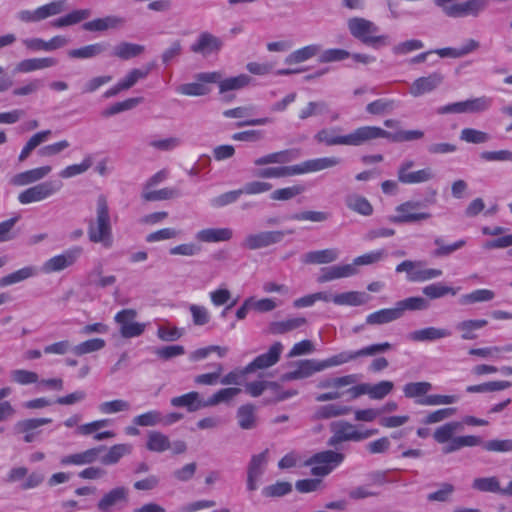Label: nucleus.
Returning <instances> with one entry per match:
<instances>
[{"instance_id": "f257e3e1", "label": "nucleus", "mask_w": 512, "mask_h": 512, "mask_svg": "<svg viewBox=\"0 0 512 512\" xmlns=\"http://www.w3.org/2000/svg\"><path fill=\"white\" fill-rule=\"evenodd\" d=\"M422 137L421 130H355L346 135L340 134L339 130H319L315 135V139L326 146H358L376 138H386L390 142L402 143Z\"/></svg>"}, {"instance_id": "1a4fd4ad", "label": "nucleus", "mask_w": 512, "mask_h": 512, "mask_svg": "<svg viewBox=\"0 0 512 512\" xmlns=\"http://www.w3.org/2000/svg\"><path fill=\"white\" fill-rule=\"evenodd\" d=\"M129 503V488L126 486H115L103 493L98 500L96 507L100 512H112L120 510Z\"/></svg>"}, {"instance_id": "a211bd4d", "label": "nucleus", "mask_w": 512, "mask_h": 512, "mask_svg": "<svg viewBox=\"0 0 512 512\" xmlns=\"http://www.w3.org/2000/svg\"><path fill=\"white\" fill-rule=\"evenodd\" d=\"M283 351V345L280 342L273 343L266 353L257 356L252 362L242 369V373H253L257 370H263L275 365Z\"/></svg>"}, {"instance_id": "6ab92c4d", "label": "nucleus", "mask_w": 512, "mask_h": 512, "mask_svg": "<svg viewBox=\"0 0 512 512\" xmlns=\"http://www.w3.org/2000/svg\"><path fill=\"white\" fill-rule=\"evenodd\" d=\"M82 254V248L77 246L64 251L62 254L56 255L48 259L42 266L44 273H53L62 271L72 266Z\"/></svg>"}, {"instance_id": "c03bdc74", "label": "nucleus", "mask_w": 512, "mask_h": 512, "mask_svg": "<svg viewBox=\"0 0 512 512\" xmlns=\"http://www.w3.org/2000/svg\"><path fill=\"white\" fill-rule=\"evenodd\" d=\"M132 446L126 443L115 444L108 448L106 454L100 459L104 465H115L124 456L131 454Z\"/></svg>"}, {"instance_id": "052dcab7", "label": "nucleus", "mask_w": 512, "mask_h": 512, "mask_svg": "<svg viewBox=\"0 0 512 512\" xmlns=\"http://www.w3.org/2000/svg\"><path fill=\"white\" fill-rule=\"evenodd\" d=\"M143 51L142 45L122 42L114 48L113 55L122 60H128L140 55Z\"/></svg>"}, {"instance_id": "4d7b16f0", "label": "nucleus", "mask_w": 512, "mask_h": 512, "mask_svg": "<svg viewBox=\"0 0 512 512\" xmlns=\"http://www.w3.org/2000/svg\"><path fill=\"white\" fill-rule=\"evenodd\" d=\"M106 49L105 43H94L68 51V56L73 59H88L101 54Z\"/></svg>"}, {"instance_id": "cd10ccee", "label": "nucleus", "mask_w": 512, "mask_h": 512, "mask_svg": "<svg viewBox=\"0 0 512 512\" xmlns=\"http://www.w3.org/2000/svg\"><path fill=\"white\" fill-rule=\"evenodd\" d=\"M195 238L203 243L227 242L233 238V230L228 227L206 228L198 231Z\"/></svg>"}, {"instance_id": "58836bf2", "label": "nucleus", "mask_w": 512, "mask_h": 512, "mask_svg": "<svg viewBox=\"0 0 512 512\" xmlns=\"http://www.w3.org/2000/svg\"><path fill=\"white\" fill-rule=\"evenodd\" d=\"M488 324L486 319H468L460 321L456 324L455 328L460 332L463 340H474L478 336L476 331L485 327Z\"/></svg>"}, {"instance_id": "7c9ffc66", "label": "nucleus", "mask_w": 512, "mask_h": 512, "mask_svg": "<svg viewBox=\"0 0 512 512\" xmlns=\"http://www.w3.org/2000/svg\"><path fill=\"white\" fill-rule=\"evenodd\" d=\"M299 156L300 152L297 149L283 150L256 158L253 161V163L255 166H264L269 164H285L293 160H296Z\"/></svg>"}, {"instance_id": "e2e57ef3", "label": "nucleus", "mask_w": 512, "mask_h": 512, "mask_svg": "<svg viewBox=\"0 0 512 512\" xmlns=\"http://www.w3.org/2000/svg\"><path fill=\"white\" fill-rule=\"evenodd\" d=\"M434 244L437 248L433 251V255L435 257H446L464 247L466 245V240L459 239L452 244L446 245L441 237H436L434 239Z\"/></svg>"}, {"instance_id": "412c9836", "label": "nucleus", "mask_w": 512, "mask_h": 512, "mask_svg": "<svg viewBox=\"0 0 512 512\" xmlns=\"http://www.w3.org/2000/svg\"><path fill=\"white\" fill-rule=\"evenodd\" d=\"M222 46L223 43L220 38L209 32H202L199 34L196 41L191 44L190 50L193 53L207 57L212 54H217L221 50Z\"/></svg>"}, {"instance_id": "de8ad7c7", "label": "nucleus", "mask_w": 512, "mask_h": 512, "mask_svg": "<svg viewBox=\"0 0 512 512\" xmlns=\"http://www.w3.org/2000/svg\"><path fill=\"white\" fill-rule=\"evenodd\" d=\"M38 274V269L34 266H26L17 271H14L2 278H0V287L10 286L24 280H27L31 277H34Z\"/></svg>"}, {"instance_id": "864d4df0", "label": "nucleus", "mask_w": 512, "mask_h": 512, "mask_svg": "<svg viewBox=\"0 0 512 512\" xmlns=\"http://www.w3.org/2000/svg\"><path fill=\"white\" fill-rule=\"evenodd\" d=\"M103 267L101 264L94 267L88 273V282L90 285L96 286L98 288H106L113 286L116 283V276L114 275H102Z\"/></svg>"}, {"instance_id": "13d9d810", "label": "nucleus", "mask_w": 512, "mask_h": 512, "mask_svg": "<svg viewBox=\"0 0 512 512\" xmlns=\"http://www.w3.org/2000/svg\"><path fill=\"white\" fill-rule=\"evenodd\" d=\"M241 393L237 387H228L218 390L209 399L206 400L207 407L216 406L220 403H228Z\"/></svg>"}, {"instance_id": "49530a36", "label": "nucleus", "mask_w": 512, "mask_h": 512, "mask_svg": "<svg viewBox=\"0 0 512 512\" xmlns=\"http://www.w3.org/2000/svg\"><path fill=\"white\" fill-rule=\"evenodd\" d=\"M307 323L304 317H295L270 323L269 331L272 334H285L304 326Z\"/></svg>"}, {"instance_id": "f704fd0d", "label": "nucleus", "mask_w": 512, "mask_h": 512, "mask_svg": "<svg viewBox=\"0 0 512 512\" xmlns=\"http://www.w3.org/2000/svg\"><path fill=\"white\" fill-rule=\"evenodd\" d=\"M339 258V251L336 248H327L307 252L303 255L302 261L305 264H329Z\"/></svg>"}, {"instance_id": "aec40b11", "label": "nucleus", "mask_w": 512, "mask_h": 512, "mask_svg": "<svg viewBox=\"0 0 512 512\" xmlns=\"http://www.w3.org/2000/svg\"><path fill=\"white\" fill-rule=\"evenodd\" d=\"M321 360L305 359L295 363V369L281 376V381H293L311 377L315 373L322 372Z\"/></svg>"}, {"instance_id": "5701e85b", "label": "nucleus", "mask_w": 512, "mask_h": 512, "mask_svg": "<svg viewBox=\"0 0 512 512\" xmlns=\"http://www.w3.org/2000/svg\"><path fill=\"white\" fill-rule=\"evenodd\" d=\"M104 446H97L82 452L65 455L60 459L62 466H83L96 462L99 455L105 450Z\"/></svg>"}, {"instance_id": "ea45409f", "label": "nucleus", "mask_w": 512, "mask_h": 512, "mask_svg": "<svg viewBox=\"0 0 512 512\" xmlns=\"http://www.w3.org/2000/svg\"><path fill=\"white\" fill-rule=\"evenodd\" d=\"M461 423L452 421L437 427L433 433L434 440L439 444L450 445L455 439V433L461 428Z\"/></svg>"}, {"instance_id": "423d86ee", "label": "nucleus", "mask_w": 512, "mask_h": 512, "mask_svg": "<svg viewBox=\"0 0 512 512\" xmlns=\"http://www.w3.org/2000/svg\"><path fill=\"white\" fill-rule=\"evenodd\" d=\"M359 381L358 374H348L340 377L327 378L319 382L318 387L321 389L333 388V391H329L326 393L319 394L316 397V401L318 402H326L331 400H336L344 395H348L347 389L344 390L345 387H352Z\"/></svg>"}, {"instance_id": "a878e982", "label": "nucleus", "mask_w": 512, "mask_h": 512, "mask_svg": "<svg viewBox=\"0 0 512 512\" xmlns=\"http://www.w3.org/2000/svg\"><path fill=\"white\" fill-rule=\"evenodd\" d=\"M358 273V268L354 265L343 264L334 265L321 269V274L318 276L317 281L319 283H326L337 279L348 278Z\"/></svg>"}, {"instance_id": "393cba45", "label": "nucleus", "mask_w": 512, "mask_h": 512, "mask_svg": "<svg viewBox=\"0 0 512 512\" xmlns=\"http://www.w3.org/2000/svg\"><path fill=\"white\" fill-rule=\"evenodd\" d=\"M443 75L440 72H433L428 76L417 78L410 87V94L414 97L432 92L443 82Z\"/></svg>"}, {"instance_id": "6e6552de", "label": "nucleus", "mask_w": 512, "mask_h": 512, "mask_svg": "<svg viewBox=\"0 0 512 512\" xmlns=\"http://www.w3.org/2000/svg\"><path fill=\"white\" fill-rule=\"evenodd\" d=\"M421 204L420 201L409 200L397 205L396 214L389 216L388 221L394 224H406L430 219L431 213L417 211Z\"/></svg>"}, {"instance_id": "bf43d9fd", "label": "nucleus", "mask_w": 512, "mask_h": 512, "mask_svg": "<svg viewBox=\"0 0 512 512\" xmlns=\"http://www.w3.org/2000/svg\"><path fill=\"white\" fill-rule=\"evenodd\" d=\"M495 293L489 289H477L470 293L464 294L459 298L462 305H469L479 302H488L493 300Z\"/></svg>"}, {"instance_id": "4be33fe9", "label": "nucleus", "mask_w": 512, "mask_h": 512, "mask_svg": "<svg viewBox=\"0 0 512 512\" xmlns=\"http://www.w3.org/2000/svg\"><path fill=\"white\" fill-rule=\"evenodd\" d=\"M340 163L339 158L336 157H322L303 161L293 165V173L296 175H304L308 173H315L325 169L332 168Z\"/></svg>"}, {"instance_id": "680f3d73", "label": "nucleus", "mask_w": 512, "mask_h": 512, "mask_svg": "<svg viewBox=\"0 0 512 512\" xmlns=\"http://www.w3.org/2000/svg\"><path fill=\"white\" fill-rule=\"evenodd\" d=\"M162 412L159 410H149L135 416L133 424L139 427H154L161 425Z\"/></svg>"}, {"instance_id": "774afa93", "label": "nucleus", "mask_w": 512, "mask_h": 512, "mask_svg": "<svg viewBox=\"0 0 512 512\" xmlns=\"http://www.w3.org/2000/svg\"><path fill=\"white\" fill-rule=\"evenodd\" d=\"M432 390V384L430 382H410L404 385L403 393L407 398H418L425 396L429 391Z\"/></svg>"}, {"instance_id": "4468645a", "label": "nucleus", "mask_w": 512, "mask_h": 512, "mask_svg": "<svg viewBox=\"0 0 512 512\" xmlns=\"http://www.w3.org/2000/svg\"><path fill=\"white\" fill-rule=\"evenodd\" d=\"M492 105V99L487 96L467 99L455 102L440 108L441 113H479L488 110Z\"/></svg>"}, {"instance_id": "0eeeda50", "label": "nucleus", "mask_w": 512, "mask_h": 512, "mask_svg": "<svg viewBox=\"0 0 512 512\" xmlns=\"http://www.w3.org/2000/svg\"><path fill=\"white\" fill-rule=\"evenodd\" d=\"M415 162L406 159L400 163L397 168V179L404 185H417L432 181L435 178V172L431 167L414 169Z\"/></svg>"}, {"instance_id": "473e14b6", "label": "nucleus", "mask_w": 512, "mask_h": 512, "mask_svg": "<svg viewBox=\"0 0 512 512\" xmlns=\"http://www.w3.org/2000/svg\"><path fill=\"white\" fill-rule=\"evenodd\" d=\"M251 106L249 107H236L233 109H229L223 112V115L226 118H237L239 119V126H255V125H264L266 120L263 118H253L252 117Z\"/></svg>"}, {"instance_id": "f8f14e48", "label": "nucleus", "mask_w": 512, "mask_h": 512, "mask_svg": "<svg viewBox=\"0 0 512 512\" xmlns=\"http://www.w3.org/2000/svg\"><path fill=\"white\" fill-rule=\"evenodd\" d=\"M60 188V183L42 182L20 192L18 201L23 205L40 202L54 195Z\"/></svg>"}, {"instance_id": "6e6d98bb", "label": "nucleus", "mask_w": 512, "mask_h": 512, "mask_svg": "<svg viewBox=\"0 0 512 512\" xmlns=\"http://www.w3.org/2000/svg\"><path fill=\"white\" fill-rule=\"evenodd\" d=\"M90 14L91 11L89 9L73 10L65 16L54 20L51 24L55 28L74 25L87 19L90 16Z\"/></svg>"}, {"instance_id": "338daca9", "label": "nucleus", "mask_w": 512, "mask_h": 512, "mask_svg": "<svg viewBox=\"0 0 512 512\" xmlns=\"http://www.w3.org/2000/svg\"><path fill=\"white\" fill-rule=\"evenodd\" d=\"M266 390H279V383L275 381L258 380L248 382L245 385V391L251 397H259Z\"/></svg>"}, {"instance_id": "c9c22d12", "label": "nucleus", "mask_w": 512, "mask_h": 512, "mask_svg": "<svg viewBox=\"0 0 512 512\" xmlns=\"http://www.w3.org/2000/svg\"><path fill=\"white\" fill-rule=\"evenodd\" d=\"M370 297L365 292L348 291L344 293L335 294L332 297V302L339 306H361L369 301Z\"/></svg>"}, {"instance_id": "9d476101", "label": "nucleus", "mask_w": 512, "mask_h": 512, "mask_svg": "<svg viewBox=\"0 0 512 512\" xmlns=\"http://www.w3.org/2000/svg\"><path fill=\"white\" fill-rule=\"evenodd\" d=\"M344 460V454L326 450L315 454L308 461L312 465L311 473L315 476H326Z\"/></svg>"}, {"instance_id": "4c0bfd02", "label": "nucleus", "mask_w": 512, "mask_h": 512, "mask_svg": "<svg viewBox=\"0 0 512 512\" xmlns=\"http://www.w3.org/2000/svg\"><path fill=\"white\" fill-rule=\"evenodd\" d=\"M347 208L362 216H371L373 214V206L367 198L362 195L351 193L345 197Z\"/></svg>"}, {"instance_id": "39448f33", "label": "nucleus", "mask_w": 512, "mask_h": 512, "mask_svg": "<svg viewBox=\"0 0 512 512\" xmlns=\"http://www.w3.org/2000/svg\"><path fill=\"white\" fill-rule=\"evenodd\" d=\"M434 2L446 16L451 18L477 17L488 5L487 0H466L460 3H453L454 0H434Z\"/></svg>"}, {"instance_id": "bb28decb", "label": "nucleus", "mask_w": 512, "mask_h": 512, "mask_svg": "<svg viewBox=\"0 0 512 512\" xmlns=\"http://www.w3.org/2000/svg\"><path fill=\"white\" fill-rule=\"evenodd\" d=\"M451 335L452 332L449 329L430 326L409 333L408 338L414 342H433Z\"/></svg>"}, {"instance_id": "79ce46f5", "label": "nucleus", "mask_w": 512, "mask_h": 512, "mask_svg": "<svg viewBox=\"0 0 512 512\" xmlns=\"http://www.w3.org/2000/svg\"><path fill=\"white\" fill-rule=\"evenodd\" d=\"M479 47V42L474 39H468L460 48H440L436 49L435 53L440 57H451V58H460L463 57L475 50Z\"/></svg>"}, {"instance_id": "dca6fc26", "label": "nucleus", "mask_w": 512, "mask_h": 512, "mask_svg": "<svg viewBox=\"0 0 512 512\" xmlns=\"http://www.w3.org/2000/svg\"><path fill=\"white\" fill-rule=\"evenodd\" d=\"M268 458V449H265L261 453L255 454L251 457V460L247 468L246 486L248 491L253 492L258 489V483L265 472V468L268 463Z\"/></svg>"}, {"instance_id": "8fccbe9b", "label": "nucleus", "mask_w": 512, "mask_h": 512, "mask_svg": "<svg viewBox=\"0 0 512 512\" xmlns=\"http://www.w3.org/2000/svg\"><path fill=\"white\" fill-rule=\"evenodd\" d=\"M351 411V408L344 405L339 404H327L320 406L316 409L314 413V419H330L339 416L348 415Z\"/></svg>"}, {"instance_id": "5fc2aeb1", "label": "nucleus", "mask_w": 512, "mask_h": 512, "mask_svg": "<svg viewBox=\"0 0 512 512\" xmlns=\"http://www.w3.org/2000/svg\"><path fill=\"white\" fill-rule=\"evenodd\" d=\"M471 487L478 492L499 494L500 481L496 476L477 477L472 481Z\"/></svg>"}, {"instance_id": "c756f323", "label": "nucleus", "mask_w": 512, "mask_h": 512, "mask_svg": "<svg viewBox=\"0 0 512 512\" xmlns=\"http://www.w3.org/2000/svg\"><path fill=\"white\" fill-rule=\"evenodd\" d=\"M57 64L53 57L29 58L18 62L15 66V73H31L38 70L47 69Z\"/></svg>"}, {"instance_id": "c85d7f7f", "label": "nucleus", "mask_w": 512, "mask_h": 512, "mask_svg": "<svg viewBox=\"0 0 512 512\" xmlns=\"http://www.w3.org/2000/svg\"><path fill=\"white\" fill-rule=\"evenodd\" d=\"M125 19L120 16L109 15L96 18L83 24V29L90 32H102L108 29H117L124 25Z\"/></svg>"}, {"instance_id": "20e7f679", "label": "nucleus", "mask_w": 512, "mask_h": 512, "mask_svg": "<svg viewBox=\"0 0 512 512\" xmlns=\"http://www.w3.org/2000/svg\"><path fill=\"white\" fill-rule=\"evenodd\" d=\"M332 436L328 440V445L335 447L342 442H360L366 440L378 433L377 429L359 430L356 425L348 421H335L330 424Z\"/></svg>"}, {"instance_id": "72a5a7b5", "label": "nucleus", "mask_w": 512, "mask_h": 512, "mask_svg": "<svg viewBox=\"0 0 512 512\" xmlns=\"http://www.w3.org/2000/svg\"><path fill=\"white\" fill-rule=\"evenodd\" d=\"M170 404L173 407H184L189 412L197 411L201 408L207 407L206 401L200 399V394L196 391H191L181 396L171 398Z\"/></svg>"}, {"instance_id": "69168bd1", "label": "nucleus", "mask_w": 512, "mask_h": 512, "mask_svg": "<svg viewBox=\"0 0 512 512\" xmlns=\"http://www.w3.org/2000/svg\"><path fill=\"white\" fill-rule=\"evenodd\" d=\"M305 190L306 187L304 185L296 184L293 186L274 190L271 193L270 198L275 201H288L304 193Z\"/></svg>"}, {"instance_id": "9b49d317", "label": "nucleus", "mask_w": 512, "mask_h": 512, "mask_svg": "<svg viewBox=\"0 0 512 512\" xmlns=\"http://www.w3.org/2000/svg\"><path fill=\"white\" fill-rule=\"evenodd\" d=\"M137 311L123 309L116 313L114 321L119 325V332L123 338H135L142 335L146 329L145 323L136 322Z\"/></svg>"}, {"instance_id": "0e129e2a", "label": "nucleus", "mask_w": 512, "mask_h": 512, "mask_svg": "<svg viewBox=\"0 0 512 512\" xmlns=\"http://www.w3.org/2000/svg\"><path fill=\"white\" fill-rule=\"evenodd\" d=\"M458 290H459V288L449 287V286L444 285L441 282H438V283H433V284L425 286L422 289V292L426 297H428L430 299H438V298L444 297L448 294H451L454 296L457 294Z\"/></svg>"}, {"instance_id": "ddd939ff", "label": "nucleus", "mask_w": 512, "mask_h": 512, "mask_svg": "<svg viewBox=\"0 0 512 512\" xmlns=\"http://www.w3.org/2000/svg\"><path fill=\"white\" fill-rule=\"evenodd\" d=\"M394 384L391 381L384 380L377 384L371 385L367 383L355 384L347 389L350 399H356L367 394L371 399L381 400L392 392Z\"/></svg>"}, {"instance_id": "2f4dec72", "label": "nucleus", "mask_w": 512, "mask_h": 512, "mask_svg": "<svg viewBox=\"0 0 512 512\" xmlns=\"http://www.w3.org/2000/svg\"><path fill=\"white\" fill-rule=\"evenodd\" d=\"M51 170L52 168L50 166H42L27 170L13 176L11 183L15 186H26L42 180L51 172Z\"/></svg>"}, {"instance_id": "3c124183", "label": "nucleus", "mask_w": 512, "mask_h": 512, "mask_svg": "<svg viewBox=\"0 0 512 512\" xmlns=\"http://www.w3.org/2000/svg\"><path fill=\"white\" fill-rule=\"evenodd\" d=\"M321 50L320 45L318 44H310L307 46H304L302 48H299L289 54L286 58L287 64H297L302 63L304 61H307L314 56L318 55Z\"/></svg>"}, {"instance_id": "7ed1b4c3", "label": "nucleus", "mask_w": 512, "mask_h": 512, "mask_svg": "<svg viewBox=\"0 0 512 512\" xmlns=\"http://www.w3.org/2000/svg\"><path fill=\"white\" fill-rule=\"evenodd\" d=\"M350 34L367 46L377 48L389 43L387 35H378L379 27L372 21L353 17L347 21Z\"/></svg>"}, {"instance_id": "f03ea898", "label": "nucleus", "mask_w": 512, "mask_h": 512, "mask_svg": "<svg viewBox=\"0 0 512 512\" xmlns=\"http://www.w3.org/2000/svg\"><path fill=\"white\" fill-rule=\"evenodd\" d=\"M88 236L91 242L111 245L112 228L109 207L105 196L100 195L96 202V218L88 225Z\"/></svg>"}, {"instance_id": "f3484780", "label": "nucleus", "mask_w": 512, "mask_h": 512, "mask_svg": "<svg viewBox=\"0 0 512 512\" xmlns=\"http://www.w3.org/2000/svg\"><path fill=\"white\" fill-rule=\"evenodd\" d=\"M285 236L284 231H263L247 235L241 246L248 250H257L279 243Z\"/></svg>"}, {"instance_id": "a19ab883", "label": "nucleus", "mask_w": 512, "mask_h": 512, "mask_svg": "<svg viewBox=\"0 0 512 512\" xmlns=\"http://www.w3.org/2000/svg\"><path fill=\"white\" fill-rule=\"evenodd\" d=\"M484 442L481 437L475 435L456 436L450 445H445L442 448L444 454L456 452L464 447H475L483 445Z\"/></svg>"}, {"instance_id": "e433bc0d", "label": "nucleus", "mask_w": 512, "mask_h": 512, "mask_svg": "<svg viewBox=\"0 0 512 512\" xmlns=\"http://www.w3.org/2000/svg\"><path fill=\"white\" fill-rule=\"evenodd\" d=\"M146 448L150 452L162 453L170 450L171 442L163 432L150 430L147 432Z\"/></svg>"}, {"instance_id": "2eb2a0df", "label": "nucleus", "mask_w": 512, "mask_h": 512, "mask_svg": "<svg viewBox=\"0 0 512 512\" xmlns=\"http://www.w3.org/2000/svg\"><path fill=\"white\" fill-rule=\"evenodd\" d=\"M63 11L62 2H50L39 6L34 10H21L17 13V18L23 23H35L55 16Z\"/></svg>"}, {"instance_id": "37998d69", "label": "nucleus", "mask_w": 512, "mask_h": 512, "mask_svg": "<svg viewBox=\"0 0 512 512\" xmlns=\"http://www.w3.org/2000/svg\"><path fill=\"white\" fill-rule=\"evenodd\" d=\"M252 78L247 74L221 79L219 82V93L225 94L229 91L241 90L250 85Z\"/></svg>"}, {"instance_id": "b1692460", "label": "nucleus", "mask_w": 512, "mask_h": 512, "mask_svg": "<svg viewBox=\"0 0 512 512\" xmlns=\"http://www.w3.org/2000/svg\"><path fill=\"white\" fill-rule=\"evenodd\" d=\"M51 422V418L23 419L15 424L14 429L16 433L23 435L24 442L31 443L39 434L38 428Z\"/></svg>"}, {"instance_id": "a18cd8bd", "label": "nucleus", "mask_w": 512, "mask_h": 512, "mask_svg": "<svg viewBox=\"0 0 512 512\" xmlns=\"http://www.w3.org/2000/svg\"><path fill=\"white\" fill-rule=\"evenodd\" d=\"M237 420L240 428L250 430L257 426L256 408L252 404H245L237 410Z\"/></svg>"}, {"instance_id": "09e8293b", "label": "nucleus", "mask_w": 512, "mask_h": 512, "mask_svg": "<svg viewBox=\"0 0 512 512\" xmlns=\"http://www.w3.org/2000/svg\"><path fill=\"white\" fill-rule=\"evenodd\" d=\"M400 318L405 311H423L429 308V301L423 297H409L396 302L395 304Z\"/></svg>"}, {"instance_id": "603ef678", "label": "nucleus", "mask_w": 512, "mask_h": 512, "mask_svg": "<svg viewBox=\"0 0 512 512\" xmlns=\"http://www.w3.org/2000/svg\"><path fill=\"white\" fill-rule=\"evenodd\" d=\"M399 313L396 306L393 308H385L369 314L366 317L368 325H381L399 319Z\"/></svg>"}]
</instances>
